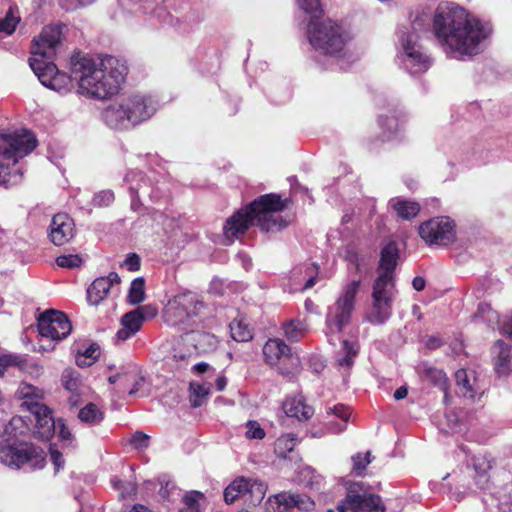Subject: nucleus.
<instances>
[{"label":"nucleus","mask_w":512,"mask_h":512,"mask_svg":"<svg viewBox=\"0 0 512 512\" xmlns=\"http://www.w3.org/2000/svg\"><path fill=\"white\" fill-rule=\"evenodd\" d=\"M433 32L443 51L455 58L480 53L492 29L455 3H440L433 17Z\"/></svg>","instance_id":"obj_1"},{"label":"nucleus","mask_w":512,"mask_h":512,"mask_svg":"<svg viewBox=\"0 0 512 512\" xmlns=\"http://www.w3.org/2000/svg\"><path fill=\"white\" fill-rule=\"evenodd\" d=\"M124 61L106 55L98 61L88 55H72V73L78 94L94 100H106L116 95L127 76Z\"/></svg>","instance_id":"obj_2"},{"label":"nucleus","mask_w":512,"mask_h":512,"mask_svg":"<svg viewBox=\"0 0 512 512\" xmlns=\"http://www.w3.org/2000/svg\"><path fill=\"white\" fill-rule=\"evenodd\" d=\"M286 207L278 194H265L230 216L224 226L223 235L227 245L243 236L256 221L264 232H276L287 226V221L278 212Z\"/></svg>","instance_id":"obj_3"},{"label":"nucleus","mask_w":512,"mask_h":512,"mask_svg":"<svg viewBox=\"0 0 512 512\" xmlns=\"http://www.w3.org/2000/svg\"><path fill=\"white\" fill-rule=\"evenodd\" d=\"M61 30L58 26H46L42 29L40 35L34 39L31 53L34 56H40L29 59V65L41 84L60 94H66L73 88L75 78L73 73L70 75L59 72L57 66L50 60L56 54V48L60 44ZM72 65V60L70 61Z\"/></svg>","instance_id":"obj_4"},{"label":"nucleus","mask_w":512,"mask_h":512,"mask_svg":"<svg viewBox=\"0 0 512 512\" xmlns=\"http://www.w3.org/2000/svg\"><path fill=\"white\" fill-rule=\"evenodd\" d=\"M296 2L311 17L307 35L313 48L330 57L339 58L343 56L349 35L342 26L331 19L321 22L314 21V18L322 13L320 0H296Z\"/></svg>","instance_id":"obj_5"},{"label":"nucleus","mask_w":512,"mask_h":512,"mask_svg":"<svg viewBox=\"0 0 512 512\" xmlns=\"http://www.w3.org/2000/svg\"><path fill=\"white\" fill-rule=\"evenodd\" d=\"M156 110L157 102L152 97L133 94L110 104L102 116L107 126L122 131L148 120Z\"/></svg>","instance_id":"obj_6"},{"label":"nucleus","mask_w":512,"mask_h":512,"mask_svg":"<svg viewBox=\"0 0 512 512\" xmlns=\"http://www.w3.org/2000/svg\"><path fill=\"white\" fill-rule=\"evenodd\" d=\"M429 26V14L417 13L412 19L410 27L400 32L402 64L412 75L423 73L430 67V59L419 43L420 34L426 32Z\"/></svg>","instance_id":"obj_7"},{"label":"nucleus","mask_w":512,"mask_h":512,"mask_svg":"<svg viewBox=\"0 0 512 512\" xmlns=\"http://www.w3.org/2000/svg\"><path fill=\"white\" fill-rule=\"evenodd\" d=\"M204 303L193 292L175 295L165 305L162 318L171 327L185 330L196 323Z\"/></svg>","instance_id":"obj_8"},{"label":"nucleus","mask_w":512,"mask_h":512,"mask_svg":"<svg viewBox=\"0 0 512 512\" xmlns=\"http://www.w3.org/2000/svg\"><path fill=\"white\" fill-rule=\"evenodd\" d=\"M361 281L353 280L348 283L337 299L334 306L329 307L326 316V335L330 344L335 345L333 337L342 332L343 328L350 322L354 302L358 293Z\"/></svg>","instance_id":"obj_9"},{"label":"nucleus","mask_w":512,"mask_h":512,"mask_svg":"<svg viewBox=\"0 0 512 512\" xmlns=\"http://www.w3.org/2000/svg\"><path fill=\"white\" fill-rule=\"evenodd\" d=\"M0 462L10 468L19 469L44 467L43 451L29 443H5L0 446Z\"/></svg>","instance_id":"obj_10"},{"label":"nucleus","mask_w":512,"mask_h":512,"mask_svg":"<svg viewBox=\"0 0 512 512\" xmlns=\"http://www.w3.org/2000/svg\"><path fill=\"white\" fill-rule=\"evenodd\" d=\"M36 145V138L26 130L0 132V155L7 159H14L15 162L31 153Z\"/></svg>","instance_id":"obj_11"},{"label":"nucleus","mask_w":512,"mask_h":512,"mask_svg":"<svg viewBox=\"0 0 512 512\" xmlns=\"http://www.w3.org/2000/svg\"><path fill=\"white\" fill-rule=\"evenodd\" d=\"M384 278H376L372 291V306L367 320L375 325L384 324L392 314L391 284H385Z\"/></svg>","instance_id":"obj_12"},{"label":"nucleus","mask_w":512,"mask_h":512,"mask_svg":"<svg viewBox=\"0 0 512 512\" xmlns=\"http://www.w3.org/2000/svg\"><path fill=\"white\" fill-rule=\"evenodd\" d=\"M338 512H384L381 498L375 494L360 493L358 484L351 485L345 498L337 505Z\"/></svg>","instance_id":"obj_13"},{"label":"nucleus","mask_w":512,"mask_h":512,"mask_svg":"<svg viewBox=\"0 0 512 512\" xmlns=\"http://www.w3.org/2000/svg\"><path fill=\"white\" fill-rule=\"evenodd\" d=\"M39 334L43 338L59 341L66 338L72 325L66 314L58 310H47L37 318Z\"/></svg>","instance_id":"obj_14"},{"label":"nucleus","mask_w":512,"mask_h":512,"mask_svg":"<svg viewBox=\"0 0 512 512\" xmlns=\"http://www.w3.org/2000/svg\"><path fill=\"white\" fill-rule=\"evenodd\" d=\"M420 237L429 245L446 246L455 239L454 223L448 217H435L419 226Z\"/></svg>","instance_id":"obj_15"},{"label":"nucleus","mask_w":512,"mask_h":512,"mask_svg":"<svg viewBox=\"0 0 512 512\" xmlns=\"http://www.w3.org/2000/svg\"><path fill=\"white\" fill-rule=\"evenodd\" d=\"M272 512H288L291 508L302 511H311L315 507L314 501L307 495L291 492H281L270 499Z\"/></svg>","instance_id":"obj_16"},{"label":"nucleus","mask_w":512,"mask_h":512,"mask_svg":"<svg viewBox=\"0 0 512 512\" xmlns=\"http://www.w3.org/2000/svg\"><path fill=\"white\" fill-rule=\"evenodd\" d=\"M75 234L73 219L66 213H58L53 216L49 226V238L57 246L68 243Z\"/></svg>","instance_id":"obj_17"},{"label":"nucleus","mask_w":512,"mask_h":512,"mask_svg":"<svg viewBox=\"0 0 512 512\" xmlns=\"http://www.w3.org/2000/svg\"><path fill=\"white\" fill-rule=\"evenodd\" d=\"M399 258V249L396 242L391 241L387 243L381 250L379 268L382 273L377 278H384L385 284L394 286V270L397 266Z\"/></svg>","instance_id":"obj_18"},{"label":"nucleus","mask_w":512,"mask_h":512,"mask_svg":"<svg viewBox=\"0 0 512 512\" xmlns=\"http://www.w3.org/2000/svg\"><path fill=\"white\" fill-rule=\"evenodd\" d=\"M120 283V277L116 272H110L108 276L96 278L87 289V300L91 305H99L108 295L114 284Z\"/></svg>","instance_id":"obj_19"},{"label":"nucleus","mask_w":512,"mask_h":512,"mask_svg":"<svg viewBox=\"0 0 512 512\" xmlns=\"http://www.w3.org/2000/svg\"><path fill=\"white\" fill-rule=\"evenodd\" d=\"M35 419L34 437L41 441H48L55 433L56 422L52 410L44 405L32 414Z\"/></svg>","instance_id":"obj_20"},{"label":"nucleus","mask_w":512,"mask_h":512,"mask_svg":"<svg viewBox=\"0 0 512 512\" xmlns=\"http://www.w3.org/2000/svg\"><path fill=\"white\" fill-rule=\"evenodd\" d=\"M15 398L18 401H21V407L26 408L32 414L38 410V408L43 407V398L44 393L39 388L27 384L21 383L15 392Z\"/></svg>","instance_id":"obj_21"},{"label":"nucleus","mask_w":512,"mask_h":512,"mask_svg":"<svg viewBox=\"0 0 512 512\" xmlns=\"http://www.w3.org/2000/svg\"><path fill=\"white\" fill-rule=\"evenodd\" d=\"M110 384L117 385L116 392L122 394L128 390L130 396L135 395L139 391V387L144 379L135 371H124L111 375L108 378Z\"/></svg>","instance_id":"obj_22"},{"label":"nucleus","mask_w":512,"mask_h":512,"mask_svg":"<svg viewBox=\"0 0 512 512\" xmlns=\"http://www.w3.org/2000/svg\"><path fill=\"white\" fill-rule=\"evenodd\" d=\"M494 464L495 460L488 455H479L473 458L474 480L478 488L488 489L490 487L489 472Z\"/></svg>","instance_id":"obj_23"},{"label":"nucleus","mask_w":512,"mask_h":512,"mask_svg":"<svg viewBox=\"0 0 512 512\" xmlns=\"http://www.w3.org/2000/svg\"><path fill=\"white\" fill-rule=\"evenodd\" d=\"M263 354L269 365H276L280 360H294L290 356V348L280 339H269L263 347Z\"/></svg>","instance_id":"obj_24"},{"label":"nucleus","mask_w":512,"mask_h":512,"mask_svg":"<svg viewBox=\"0 0 512 512\" xmlns=\"http://www.w3.org/2000/svg\"><path fill=\"white\" fill-rule=\"evenodd\" d=\"M124 180L129 184V191L132 197L131 208L136 210L139 205L140 195H149L148 183L140 171L129 172Z\"/></svg>","instance_id":"obj_25"},{"label":"nucleus","mask_w":512,"mask_h":512,"mask_svg":"<svg viewBox=\"0 0 512 512\" xmlns=\"http://www.w3.org/2000/svg\"><path fill=\"white\" fill-rule=\"evenodd\" d=\"M121 324L122 328L118 330L117 338L125 341L141 329L143 317L134 309L122 316Z\"/></svg>","instance_id":"obj_26"},{"label":"nucleus","mask_w":512,"mask_h":512,"mask_svg":"<svg viewBox=\"0 0 512 512\" xmlns=\"http://www.w3.org/2000/svg\"><path fill=\"white\" fill-rule=\"evenodd\" d=\"M283 410L288 417L298 420H308L314 413L313 408L306 405L301 397L287 398L283 403Z\"/></svg>","instance_id":"obj_27"},{"label":"nucleus","mask_w":512,"mask_h":512,"mask_svg":"<svg viewBox=\"0 0 512 512\" xmlns=\"http://www.w3.org/2000/svg\"><path fill=\"white\" fill-rule=\"evenodd\" d=\"M400 111H393L391 115H381L379 117L380 127L383 129L385 139L389 140L395 136L402 128L404 120Z\"/></svg>","instance_id":"obj_28"},{"label":"nucleus","mask_w":512,"mask_h":512,"mask_svg":"<svg viewBox=\"0 0 512 512\" xmlns=\"http://www.w3.org/2000/svg\"><path fill=\"white\" fill-rule=\"evenodd\" d=\"M421 374L422 377H424L426 380H428L429 382H431L433 385L437 386L440 390L444 392V400L447 401L448 380L443 370L425 364L423 365Z\"/></svg>","instance_id":"obj_29"},{"label":"nucleus","mask_w":512,"mask_h":512,"mask_svg":"<svg viewBox=\"0 0 512 512\" xmlns=\"http://www.w3.org/2000/svg\"><path fill=\"white\" fill-rule=\"evenodd\" d=\"M494 350L497 352L495 369L499 375H506L510 371V347L502 340L496 341Z\"/></svg>","instance_id":"obj_30"},{"label":"nucleus","mask_w":512,"mask_h":512,"mask_svg":"<svg viewBox=\"0 0 512 512\" xmlns=\"http://www.w3.org/2000/svg\"><path fill=\"white\" fill-rule=\"evenodd\" d=\"M78 419L87 425H98L104 419V413L95 403H88L78 412Z\"/></svg>","instance_id":"obj_31"},{"label":"nucleus","mask_w":512,"mask_h":512,"mask_svg":"<svg viewBox=\"0 0 512 512\" xmlns=\"http://www.w3.org/2000/svg\"><path fill=\"white\" fill-rule=\"evenodd\" d=\"M397 215L404 220H410L417 216L420 211V205L417 202L397 199L392 204Z\"/></svg>","instance_id":"obj_32"},{"label":"nucleus","mask_w":512,"mask_h":512,"mask_svg":"<svg viewBox=\"0 0 512 512\" xmlns=\"http://www.w3.org/2000/svg\"><path fill=\"white\" fill-rule=\"evenodd\" d=\"M245 483L247 487L244 488V493L249 494L250 502L253 506L259 505L265 497L267 486L259 480L246 478Z\"/></svg>","instance_id":"obj_33"},{"label":"nucleus","mask_w":512,"mask_h":512,"mask_svg":"<svg viewBox=\"0 0 512 512\" xmlns=\"http://www.w3.org/2000/svg\"><path fill=\"white\" fill-rule=\"evenodd\" d=\"M358 353L354 343L348 340L342 341L341 349L337 354V363L339 366L350 368L353 365L354 358Z\"/></svg>","instance_id":"obj_34"},{"label":"nucleus","mask_w":512,"mask_h":512,"mask_svg":"<svg viewBox=\"0 0 512 512\" xmlns=\"http://www.w3.org/2000/svg\"><path fill=\"white\" fill-rule=\"evenodd\" d=\"M210 388L206 384H199L196 382L190 383V404L192 407L197 408L202 406L209 395Z\"/></svg>","instance_id":"obj_35"},{"label":"nucleus","mask_w":512,"mask_h":512,"mask_svg":"<svg viewBox=\"0 0 512 512\" xmlns=\"http://www.w3.org/2000/svg\"><path fill=\"white\" fill-rule=\"evenodd\" d=\"M128 301L132 305L139 304L145 299V281L144 278L138 277L131 282Z\"/></svg>","instance_id":"obj_36"},{"label":"nucleus","mask_w":512,"mask_h":512,"mask_svg":"<svg viewBox=\"0 0 512 512\" xmlns=\"http://www.w3.org/2000/svg\"><path fill=\"white\" fill-rule=\"evenodd\" d=\"M231 336L235 341L246 342L252 339V333L243 320H234L230 323Z\"/></svg>","instance_id":"obj_37"},{"label":"nucleus","mask_w":512,"mask_h":512,"mask_svg":"<svg viewBox=\"0 0 512 512\" xmlns=\"http://www.w3.org/2000/svg\"><path fill=\"white\" fill-rule=\"evenodd\" d=\"M245 478L234 480L224 491V500L227 504L233 503L238 497L244 494V488L247 487Z\"/></svg>","instance_id":"obj_38"},{"label":"nucleus","mask_w":512,"mask_h":512,"mask_svg":"<svg viewBox=\"0 0 512 512\" xmlns=\"http://www.w3.org/2000/svg\"><path fill=\"white\" fill-rule=\"evenodd\" d=\"M19 21L20 17L15 15L13 7L10 6L6 16L4 18H0V32H5L9 35L12 34L15 31Z\"/></svg>","instance_id":"obj_39"},{"label":"nucleus","mask_w":512,"mask_h":512,"mask_svg":"<svg viewBox=\"0 0 512 512\" xmlns=\"http://www.w3.org/2000/svg\"><path fill=\"white\" fill-rule=\"evenodd\" d=\"M203 497V494L197 491H191L183 497V506L180 508V512H200L199 499Z\"/></svg>","instance_id":"obj_40"},{"label":"nucleus","mask_w":512,"mask_h":512,"mask_svg":"<svg viewBox=\"0 0 512 512\" xmlns=\"http://www.w3.org/2000/svg\"><path fill=\"white\" fill-rule=\"evenodd\" d=\"M456 384L461 388L464 397L473 398L474 390L468 379L466 370L460 369L455 373Z\"/></svg>","instance_id":"obj_41"},{"label":"nucleus","mask_w":512,"mask_h":512,"mask_svg":"<svg viewBox=\"0 0 512 512\" xmlns=\"http://www.w3.org/2000/svg\"><path fill=\"white\" fill-rule=\"evenodd\" d=\"M62 384L68 391L74 393L78 390L80 380L77 372L73 370H65L62 374Z\"/></svg>","instance_id":"obj_42"},{"label":"nucleus","mask_w":512,"mask_h":512,"mask_svg":"<svg viewBox=\"0 0 512 512\" xmlns=\"http://www.w3.org/2000/svg\"><path fill=\"white\" fill-rule=\"evenodd\" d=\"M328 413L334 414L336 417H338L339 419H341L344 422L339 428H337L335 430L336 432L343 431L346 427V422L348 421V419L350 417L351 412H350L349 407H347L343 404H338L333 407H330Z\"/></svg>","instance_id":"obj_43"},{"label":"nucleus","mask_w":512,"mask_h":512,"mask_svg":"<svg viewBox=\"0 0 512 512\" xmlns=\"http://www.w3.org/2000/svg\"><path fill=\"white\" fill-rule=\"evenodd\" d=\"M284 334L290 341H298L303 335L300 322L291 321L284 325Z\"/></svg>","instance_id":"obj_44"},{"label":"nucleus","mask_w":512,"mask_h":512,"mask_svg":"<svg viewBox=\"0 0 512 512\" xmlns=\"http://www.w3.org/2000/svg\"><path fill=\"white\" fill-rule=\"evenodd\" d=\"M295 435L294 434H286L279 437L275 443L276 450L280 453L284 451H292L295 446Z\"/></svg>","instance_id":"obj_45"},{"label":"nucleus","mask_w":512,"mask_h":512,"mask_svg":"<svg viewBox=\"0 0 512 512\" xmlns=\"http://www.w3.org/2000/svg\"><path fill=\"white\" fill-rule=\"evenodd\" d=\"M56 263L64 268H76L82 264V259L78 255H60L56 259Z\"/></svg>","instance_id":"obj_46"},{"label":"nucleus","mask_w":512,"mask_h":512,"mask_svg":"<svg viewBox=\"0 0 512 512\" xmlns=\"http://www.w3.org/2000/svg\"><path fill=\"white\" fill-rule=\"evenodd\" d=\"M114 193L111 190H103L97 193L93 198V204L97 207H105L114 201Z\"/></svg>","instance_id":"obj_47"},{"label":"nucleus","mask_w":512,"mask_h":512,"mask_svg":"<svg viewBox=\"0 0 512 512\" xmlns=\"http://www.w3.org/2000/svg\"><path fill=\"white\" fill-rule=\"evenodd\" d=\"M149 441H150V437L147 434H145L141 431H137L132 435V437L130 439V444L135 449L142 450V449H146L149 446Z\"/></svg>","instance_id":"obj_48"},{"label":"nucleus","mask_w":512,"mask_h":512,"mask_svg":"<svg viewBox=\"0 0 512 512\" xmlns=\"http://www.w3.org/2000/svg\"><path fill=\"white\" fill-rule=\"evenodd\" d=\"M246 437L249 439H263L265 432L257 421H248Z\"/></svg>","instance_id":"obj_49"},{"label":"nucleus","mask_w":512,"mask_h":512,"mask_svg":"<svg viewBox=\"0 0 512 512\" xmlns=\"http://www.w3.org/2000/svg\"><path fill=\"white\" fill-rule=\"evenodd\" d=\"M352 461L353 469L355 471H363L367 465L371 463V453L369 451L364 455L357 453L356 455L352 456Z\"/></svg>","instance_id":"obj_50"},{"label":"nucleus","mask_w":512,"mask_h":512,"mask_svg":"<svg viewBox=\"0 0 512 512\" xmlns=\"http://www.w3.org/2000/svg\"><path fill=\"white\" fill-rule=\"evenodd\" d=\"M141 260L138 254L130 253L127 255L122 266L126 267L127 270L135 272L140 269Z\"/></svg>","instance_id":"obj_51"},{"label":"nucleus","mask_w":512,"mask_h":512,"mask_svg":"<svg viewBox=\"0 0 512 512\" xmlns=\"http://www.w3.org/2000/svg\"><path fill=\"white\" fill-rule=\"evenodd\" d=\"M136 310L138 311L140 316L143 317V322L146 319H150V318L155 317L157 315V313H158L157 308L155 306H153V305L139 306L138 308H136Z\"/></svg>","instance_id":"obj_52"},{"label":"nucleus","mask_w":512,"mask_h":512,"mask_svg":"<svg viewBox=\"0 0 512 512\" xmlns=\"http://www.w3.org/2000/svg\"><path fill=\"white\" fill-rule=\"evenodd\" d=\"M345 258H346V260H347L350 264L354 265L355 270H356L357 272H360L362 263H361V258H360V256L357 254V252H355V251H354V250H352V249H349V250H347V251H346V256H345Z\"/></svg>","instance_id":"obj_53"},{"label":"nucleus","mask_w":512,"mask_h":512,"mask_svg":"<svg viewBox=\"0 0 512 512\" xmlns=\"http://www.w3.org/2000/svg\"><path fill=\"white\" fill-rule=\"evenodd\" d=\"M83 354L88 357L91 362L94 363L95 360L100 356V347L97 344H92L85 349Z\"/></svg>","instance_id":"obj_54"},{"label":"nucleus","mask_w":512,"mask_h":512,"mask_svg":"<svg viewBox=\"0 0 512 512\" xmlns=\"http://www.w3.org/2000/svg\"><path fill=\"white\" fill-rule=\"evenodd\" d=\"M114 486L118 487L119 489H122L121 495H130L136 491V486L133 483H122L121 481H113Z\"/></svg>","instance_id":"obj_55"},{"label":"nucleus","mask_w":512,"mask_h":512,"mask_svg":"<svg viewBox=\"0 0 512 512\" xmlns=\"http://www.w3.org/2000/svg\"><path fill=\"white\" fill-rule=\"evenodd\" d=\"M50 456L53 464L56 466L57 470H59L64 465V460L62 454L57 450H51Z\"/></svg>","instance_id":"obj_56"},{"label":"nucleus","mask_w":512,"mask_h":512,"mask_svg":"<svg viewBox=\"0 0 512 512\" xmlns=\"http://www.w3.org/2000/svg\"><path fill=\"white\" fill-rule=\"evenodd\" d=\"M59 436L62 440H71L72 433L62 420H59Z\"/></svg>","instance_id":"obj_57"},{"label":"nucleus","mask_w":512,"mask_h":512,"mask_svg":"<svg viewBox=\"0 0 512 512\" xmlns=\"http://www.w3.org/2000/svg\"><path fill=\"white\" fill-rule=\"evenodd\" d=\"M425 284V279L420 276H416L412 280V286L416 291H422L425 288Z\"/></svg>","instance_id":"obj_58"},{"label":"nucleus","mask_w":512,"mask_h":512,"mask_svg":"<svg viewBox=\"0 0 512 512\" xmlns=\"http://www.w3.org/2000/svg\"><path fill=\"white\" fill-rule=\"evenodd\" d=\"M442 345V341L437 337H430L426 342V347L428 349H437Z\"/></svg>","instance_id":"obj_59"},{"label":"nucleus","mask_w":512,"mask_h":512,"mask_svg":"<svg viewBox=\"0 0 512 512\" xmlns=\"http://www.w3.org/2000/svg\"><path fill=\"white\" fill-rule=\"evenodd\" d=\"M9 175V167L0 162V185L6 184Z\"/></svg>","instance_id":"obj_60"},{"label":"nucleus","mask_w":512,"mask_h":512,"mask_svg":"<svg viewBox=\"0 0 512 512\" xmlns=\"http://www.w3.org/2000/svg\"><path fill=\"white\" fill-rule=\"evenodd\" d=\"M501 331L503 335L512 339V319L503 323Z\"/></svg>","instance_id":"obj_61"},{"label":"nucleus","mask_w":512,"mask_h":512,"mask_svg":"<svg viewBox=\"0 0 512 512\" xmlns=\"http://www.w3.org/2000/svg\"><path fill=\"white\" fill-rule=\"evenodd\" d=\"M76 363L80 367H88V366H91L93 364V362H91L89 360V358L86 357L84 354H81V355L77 356Z\"/></svg>","instance_id":"obj_62"},{"label":"nucleus","mask_w":512,"mask_h":512,"mask_svg":"<svg viewBox=\"0 0 512 512\" xmlns=\"http://www.w3.org/2000/svg\"><path fill=\"white\" fill-rule=\"evenodd\" d=\"M407 394L408 389L405 386H401L394 392V398L395 400H401L404 399L407 396Z\"/></svg>","instance_id":"obj_63"},{"label":"nucleus","mask_w":512,"mask_h":512,"mask_svg":"<svg viewBox=\"0 0 512 512\" xmlns=\"http://www.w3.org/2000/svg\"><path fill=\"white\" fill-rule=\"evenodd\" d=\"M208 368H209V365L205 362H200L193 366V370L198 374H202V373L206 372L208 370Z\"/></svg>","instance_id":"obj_64"}]
</instances>
